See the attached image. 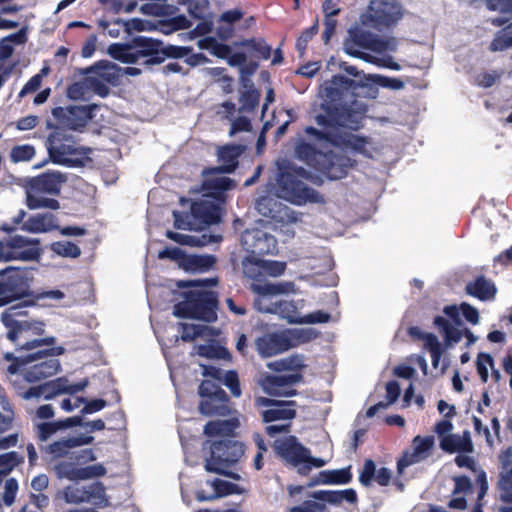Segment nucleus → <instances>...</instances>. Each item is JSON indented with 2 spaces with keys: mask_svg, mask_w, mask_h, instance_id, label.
<instances>
[{
  "mask_svg": "<svg viewBox=\"0 0 512 512\" xmlns=\"http://www.w3.org/2000/svg\"><path fill=\"white\" fill-rule=\"evenodd\" d=\"M366 88L365 83L356 82L340 74L333 75L325 82L323 101L320 105L322 113L315 116L316 124L324 130L308 126L305 133L317 141L334 145L338 129L358 130L367 108L363 102L357 101V96Z\"/></svg>",
  "mask_w": 512,
  "mask_h": 512,
  "instance_id": "1",
  "label": "nucleus"
},
{
  "mask_svg": "<svg viewBox=\"0 0 512 512\" xmlns=\"http://www.w3.org/2000/svg\"><path fill=\"white\" fill-rule=\"evenodd\" d=\"M32 433L42 458L53 465V471L58 478L77 481L106 474V469L101 464L78 467L83 462L95 460L94 452L90 448L74 451L78 447L91 444L94 441L93 436L79 434L53 439L57 432L45 436L42 432V422L35 420L32 423Z\"/></svg>",
  "mask_w": 512,
  "mask_h": 512,
  "instance_id": "2",
  "label": "nucleus"
},
{
  "mask_svg": "<svg viewBox=\"0 0 512 512\" xmlns=\"http://www.w3.org/2000/svg\"><path fill=\"white\" fill-rule=\"evenodd\" d=\"M22 306H11L1 314V321L6 327V337L16 350L31 351L35 348L55 344L53 336L42 337L45 324L41 321L20 319L24 315Z\"/></svg>",
  "mask_w": 512,
  "mask_h": 512,
  "instance_id": "3",
  "label": "nucleus"
},
{
  "mask_svg": "<svg viewBox=\"0 0 512 512\" xmlns=\"http://www.w3.org/2000/svg\"><path fill=\"white\" fill-rule=\"evenodd\" d=\"M313 180V175L305 168L288 162L278 167L275 194L294 205L323 204L325 203L323 195L307 185L308 181L313 182Z\"/></svg>",
  "mask_w": 512,
  "mask_h": 512,
  "instance_id": "4",
  "label": "nucleus"
},
{
  "mask_svg": "<svg viewBox=\"0 0 512 512\" xmlns=\"http://www.w3.org/2000/svg\"><path fill=\"white\" fill-rule=\"evenodd\" d=\"M63 353V347L52 345L25 356H15L7 352L4 359L11 362L7 368L10 374L20 373L25 381L34 383L51 377L60 370V362L56 356Z\"/></svg>",
  "mask_w": 512,
  "mask_h": 512,
  "instance_id": "5",
  "label": "nucleus"
},
{
  "mask_svg": "<svg viewBox=\"0 0 512 512\" xmlns=\"http://www.w3.org/2000/svg\"><path fill=\"white\" fill-rule=\"evenodd\" d=\"M34 268L8 266L0 270V307L22 300L24 306L35 303L31 290L34 280Z\"/></svg>",
  "mask_w": 512,
  "mask_h": 512,
  "instance_id": "6",
  "label": "nucleus"
},
{
  "mask_svg": "<svg viewBox=\"0 0 512 512\" xmlns=\"http://www.w3.org/2000/svg\"><path fill=\"white\" fill-rule=\"evenodd\" d=\"M161 40L146 36H135L128 43H114L109 46L110 56L122 63L134 64L140 59L146 58L144 64L158 65L163 63L159 56Z\"/></svg>",
  "mask_w": 512,
  "mask_h": 512,
  "instance_id": "7",
  "label": "nucleus"
},
{
  "mask_svg": "<svg viewBox=\"0 0 512 512\" xmlns=\"http://www.w3.org/2000/svg\"><path fill=\"white\" fill-rule=\"evenodd\" d=\"M183 300L176 303L173 314L179 318L197 319L208 323L217 320L218 298L213 291L189 290L182 293Z\"/></svg>",
  "mask_w": 512,
  "mask_h": 512,
  "instance_id": "8",
  "label": "nucleus"
},
{
  "mask_svg": "<svg viewBox=\"0 0 512 512\" xmlns=\"http://www.w3.org/2000/svg\"><path fill=\"white\" fill-rule=\"evenodd\" d=\"M245 451L242 442L225 438L210 444V456L206 458L205 470L219 475H229L227 468L238 462Z\"/></svg>",
  "mask_w": 512,
  "mask_h": 512,
  "instance_id": "9",
  "label": "nucleus"
},
{
  "mask_svg": "<svg viewBox=\"0 0 512 512\" xmlns=\"http://www.w3.org/2000/svg\"><path fill=\"white\" fill-rule=\"evenodd\" d=\"M244 276L251 280L250 290L259 296H274L289 293L294 288L293 282H268L264 272L263 259L246 257L242 261Z\"/></svg>",
  "mask_w": 512,
  "mask_h": 512,
  "instance_id": "10",
  "label": "nucleus"
},
{
  "mask_svg": "<svg viewBox=\"0 0 512 512\" xmlns=\"http://www.w3.org/2000/svg\"><path fill=\"white\" fill-rule=\"evenodd\" d=\"M199 412L207 417H226L232 412V402L221 386L211 380H202L198 386Z\"/></svg>",
  "mask_w": 512,
  "mask_h": 512,
  "instance_id": "11",
  "label": "nucleus"
},
{
  "mask_svg": "<svg viewBox=\"0 0 512 512\" xmlns=\"http://www.w3.org/2000/svg\"><path fill=\"white\" fill-rule=\"evenodd\" d=\"M316 501H305L303 504L290 508L289 512H329L325 503L340 505L343 501L355 504L358 496L353 488L345 490H319L311 494Z\"/></svg>",
  "mask_w": 512,
  "mask_h": 512,
  "instance_id": "12",
  "label": "nucleus"
},
{
  "mask_svg": "<svg viewBox=\"0 0 512 512\" xmlns=\"http://www.w3.org/2000/svg\"><path fill=\"white\" fill-rule=\"evenodd\" d=\"M46 146L49 157L55 164L71 166L73 161L69 156L81 154L74 136L58 126L49 134Z\"/></svg>",
  "mask_w": 512,
  "mask_h": 512,
  "instance_id": "13",
  "label": "nucleus"
},
{
  "mask_svg": "<svg viewBox=\"0 0 512 512\" xmlns=\"http://www.w3.org/2000/svg\"><path fill=\"white\" fill-rule=\"evenodd\" d=\"M98 108L96 104L85 106L55 107L52 115L59 124L58 127L68 128L74 131H81L87 123L93 119L94 111Z\"/></svg>",
  "mask_w": 512,
  "mask_h": 512,
  "instance_id": "14",
  "label": "nucleus"
},
{
  "mask_svg": "<svg viewBox=\"0 0 512 512\" xmlns=\"http://www.w3.org/2000/svg\"><path fill=\"white\" fill-rule=\"evenodd\" d=\"M402 16V7L395 1L371 0L369 3L368 18L377 29L395 25Z\"/></svg>",
  "mask_w": 512,
  "mask_h": 512,
  "instance_id": "15",
  "label": "nucleus"
},
{
  "mask_svg": "<svg viewBox=\"0 0 512 512\" xmlns=\"http://www.w3.org/2000/svg\"><path fill=\"white\" fill-rule=\"evenodd\" d=\"M257 407H266L261 411V418L264 423L275 421L290 422L297 415L296 402L293 400H274L267 397H257Z\"/></svg>",
  "mask_w": 512,
  "mask_h": 512,
  "instance_id": "16",
  "label": "nucleus"
},
{
  "mask_svg": "<svg viewBox=\"0 0 512 512\" xmlns=\"http://www.w3.org/2000/svg\"><path fill=\"white\" fill-rule=\"evenodd\" d=\"M64 496L68 503H91L96 507H106L108 505L105 487L100 482L84 486H68L64 491Z\"/></svg>",
  "mask_w": 512,
  "mask_h": 512,
  "instance_id": "17",
  "label": "nucleus"
},
{
  "mask_svg": "<svg viewBox=\"0 0 512 512\" xmlns=\"http://www.w3.org/2000/svg\"><path fill=\"white\" fill-rule=\"evenodd\" d=\"M354 165L355 160L348 156L329 151L320 155V162H318L316 170L330 180H339L344 178Z\"/></svg>",
  "mask_w": 512,
  "mask_h": 512,
  "instance_id": "18",
  "label": "nucleus"
},
{
  "mask_svg": "<svg viewBox=\"0 0 512 512\" xmlns=\"http://www.w3.org/2000/svg\"><path fill=\"white\" fill-rule=\"evenodd\" d=\"M67 181V177L60 171L48 170L27 182V188L35 194H49L57 196L61 192L62 185Z\"/></svg>",
  "mask_w": 512,
  "mask_h": 512,
  "instance_id": "19",
  "label": "nucleus"
},
{
  "mask_svg": "<svg viewBox=\"0 0 512 512\" xmlns=\"http://www.w3.org/2000/svg\"><path fill=\"white\" fill-rule=\"evenodd\" d=\"M303 376L300 372L282 374V375H265L259 381L263 390L272 396H294L296 390L287 388L302 381Z\"/></svg>",
  "mask_w": 512,
  "mask_h": 512,
  "instance_id": "20",
  "label": "nucleus"
},
{
  "mask_svg": "<svg viewBox=\"0 0 512 512\" xmlns=\"http://www.w3.org/2000/svg\"><path fill=\"white\" fill-rule=\"evenodd\" d=\"M244 146L240 144H227L218 149L217 156L219 166L208 167L203 171L204 175L230 174L239 164V157L244 152Z\"/></svg>",
  "mask_w": 512,
  "mask_h": 512,
  "instance_id": "21",
  "label": "nucleus"
},
{
  "mask_svg": "<svg viewBox=\"0 0 512 512\" xmlns=\"http://www.w3.org/2000/svg\"><path fill=\"white\" fill-rule=\"evenodd\" d=\"M274 449L281 459L294 467L301 465L309 453V449L300 444L295 436L276 440Z\"/></svg>",
  "mask_w": 512,
  "mask_h": 512,
  "instance_id": "22",
  "label": "nucleus"
},
{
  "mask_svg": "<svg viewBox=\"0 0 512 512\" xmlns=\"http://www.w3.org/2000/svg\"><path fill=\"white\" fill-rule=\"evenodd\" d=\"M15 421V411L8 398H0V436L13 428ZM19 442V433H12L0 437V450H6L17 446Z\"/></svg>",
  "mask_w": 512,
  "mask_h": 512,
  "instance_id": "23",
  "label": "nucleus"
},
{
  "mask_svg": "<svg viewBox=\"0 0 512 512\" xmlns=\"http://www.w3.org/2000/svg\"><path fill=\"white\" fill-rule=\"evenodd\" d=\"M500 472L498 489L500 498L505 503H512V448L508 447L499 455Z\"/></svg>",
  "mask_w": 512,
  "mask_h": 512,
  "instance_id": "24",
  "label": "nucleus"
},
{
  "mask_svg": "<svg viewBox=\"0 0 512 512\" xmlns=\"http://www.w3.org/2000/svg\"><path fill=\"white\" fill-rule=\"evenodd\" d=\"M255 347L260 356L266 358L287 351L291 341L284 334L267 333L255 340Z\"/></svg>",
  "mask_w": 512,
  "mask_h": 512,
  "instance_id": "25",
  "label": "nucleus"
},
{
  "mask_svg": "<svg viewBox=\"0 0 512 512\" xmlns=\"http://www.w3.org/2000/svg\"><path fill=\"white\" fill-rule=\"evenodd\" d=\"M464 291L471 297L488 302L496 298L498 289L492 279L487 278L484 274H479L466 283Z\"/></svg>",
  "mask_w": 512,
  "mask_h": 512,
  "instance_id": "26",
  "label": "nucleus"
},
{
  "mask_svg": "<svg viewBox=\"0 0 512 512\" xmlns=\"http://www.w3.org/2000/svg\"><path fill=\"white\" fill-rule=\"evenodd\" d=\"M349 33L350 38L344 42L345 52L350 56L364 59L366 55L359 48L373 49L375 38L370 32L360 29L351 30Z\"/></svg>",
  "mask_w": 512,
  "mask_h": 512,
  "instance_id": "27",
  "label": "nucleus"
},
{
  "mask_svg": "<svg viewBox=\"0 0 512 512\" xmlns=\"http://www.w3.org/2000/svg\"><path fill=\"white\" fill-rule=\"evenodd\" d=\"M190 212L195 224L200 227L217 224L221 219L218 206L209 201H194Z\"/></svg>",
  "mask_w": 512,
  "mask_h": 512,
  "instance_id": "28",
  "label": "nucleus"
},
{
  "mask_svg": "<svg viewBox=\"0 0 512 512\" xmlns=\"http://www.w3.org/2000/svg\"><path fill=\"white\" fill-rule=\"evenodd\" d=\"M8 248L13 255L17 256L23 252L31 254L30 258H16V260L33 261L40 257V249L38 247L39 240L30 239L21 235H10L7 239Z\"/></svg>",
  "mask_w": 512,
  "mask_h": 512,
  "instance_id": "29",
  "label": "nucleus"
},
{
  "mask_svg": "<svg viewBox=\"0 0 512 512\" xmlns=\"http://www.w3.org/2000/svg\"><path fill=\"white\" fill-rule=\"evenodd\" d=\"M440 448L447 453H471L474 446L471 440L470 432L464 431L463 435L448 434L440 439Z\"/></svg>",
  "mask_w": 512,
  "mask_h": 512,
  "instance_id": "30",
  "label": "nucleus"
},
{
  "mask_svg": "<svg viewBox=\"0 0 512 512\" xmlns=\"http://www.w3.org/2000/svg\"><path fill=\"white\" fill-rule=\"evenodd\" d=\"M452 480L454 481L453 497L450 499L448 506L452 509L464 510L467 506L465 495L472 491L473 484L466 475L453 476Z\"/></svg>",
  "mask_w": 512,
  "mask_h": 512,
  "instance_id": "31",
  "label": "nucleus"
},
{
  "mask_svg": "<svg viewBox=\"0 0 512 512\" xmlns=\"http://www.w3.org/2000/svg\"><path fill=\"white\" fill-rule=\"evenodd\" d=\"M48 392L45 395V399L49 400L54 398L59 394H76L80 391H83L88 385V379H84L78 383L69 384L66 378H57L55 380L46 382Z\"/></svg>",
  "mask_w": 512,
  "mask_h": 512,
  "instance_id": "32",
  "label": "nucleus"
},
{
  "mask_svg": "<svg viewBox=\"0 0 512 512\" xmlns=\"http://www.w3.org/2000/svg\"><path fill=\"white\" fill-rule=\"evenodd\" d=\"M358 82L365 83L367 85V88L363 90L361 95L357 96V100L361 97H367L370 94V91L373 90L374 85L383 88H389L392 90L403 89L405 85L401 79L377 74H370L368 76H364V78L360 79Z\"/></svg>",
  "mask_w": 512,
  "mask_h": 512,
  "instance_id": "33",
  "label": "nucleus"
},
{
  "mask_svg": "<svg viewBox=\"0 0 512 512\" xmlns=\"http://www.w3.org/2000/svg\"><path fill=\"white\" fill-rule=\"evenodd\" d=\"M352 480L351 467L348 466L342 469L323 470L320 471L315 481L310 483V486L316 484L325 485H344L350 483Z\"/></svg>",
  "mask_w": 512,
  "mask_h": 512,
  "instance_id": "34",
  "label": "nucleus"
},
{
  "mask_svg": "<svg viewBox=\"0 0 512 512\" xmlns=\"http://www.w3.org/2000/svg\"><path fill=\"white\" fill-rule=\"evenodd\" d=\"M240 426L238 418L233 417L226 420L209 421L204 426V434L209 437L225 436L231 437Z\"/></svg>",
  "mask_w": 512,
  "mask_h": 512,
  "instance_id": "35",
  "label": "nucleus"
},
{
  "mask_svg": "<svg viewBox=\"0 0 512 512\" xmlns=\"http://www.w3.org/2000/svg\"><path fill=\"white\" fill-rule=\"evenodd\" d=\"M236 46L246 48L249 54L258 60H268L271 57L272 47L264 38H248L235 43Z\"/></svg>",
  "mask_w": 512,
  "mask_h": 512,
  "instance_id": "36",
  "label": "nucleus"
},
{
  "mask_svg": "<svg viewBox=\"0 0 512 512\" xmlns=\"http://www.w3.org/2000/svg\"><path fill=\"white\" fill-rule=\"evenodd\" d=\"M56 218L50 213L37 214L28 218L22 229L31 233L48 232L56 227Z\"/></svg>",
  "mask_w": 512,
  "mask_h": 512,
  "instance_id": "37",
  "label": "nucleus"
},
{
  "mask_svg": "<svg viewBox=\"0 0 512 512\" xmlns=\"http://www.w3.org/2000/svg\"><path fill=\"white\" fill-rule=\"evenodd\" d=\"M433 325L442 334L447 345L460 342L463 337V329L453 326L445 317L437 315L434 317Z\"/></svg>",
  "mask_w": 512,
  "mask_h": 512,
  "instance_id": "38",
  "label": "nucleus"
},
{
  "mask_svg": "<svg viewBox=\"0 0 512 512\" xmlns=\"http://www.w3.org/2000/svg\"><path fill=\"white\" fill-rule=\"evenodd\" d=\"M84 419L82 415H75L64 419L42 421V432L45 436L51 432H59L72 427H84Z\"/></svg>",
  "mask_w": 512,
  "mask_h": 512,
  "instance_id": "39",
  "label": "nucleus"
},
{
  "mask_svg": "<svg viewBox=\"0 0 512 512\" xmlns=\"http://www.w3.org/2000/svg\"><path fill=\"white\" fill-rule=\"evenodd\" d=\"M323 154L324 152L316 149L314 145L303 140L298 142L295 146V156L315 170L318 162H320V155Z\"/></svg>",
  "mask_w": 512,
  "mask_h": 512,
  "instance_id": "40",
  "label": "nucleus"
},
{
  "mask_svg": "<svg viewBox=\"0 0 512 512\" xmlns=\"http://www.w3.org/2000/svg\"><path fill=\"white\" fill-rule=\"evenodd\" d=\"M277 251L276 238L263 231H257L252 246V252L258 255L274 254Z\"/></svg>",
  "mask_w": 512,
  "mask_h": 512,
  "instance_id": "41",
  "label": "nucleus"
},
{
  "mask_svg": "<svg viewBox=\"0 0 512 512\" xmlns=\"http://www.w3.org/2000/svg\"><path fill=\"white\" fill-rule=\"evenodd\" d=\"M254 304L260 312L279 313L283 318H286L289 323H300L301 318L290 314L296 311V307L291 301L281 300L275 303L272 308L266 309L260 307V300H255Z\"/></svg>",
  "mask_w": 512,
  "mask_h": 512,
  "instance_id": "42",
  "label": "nucleus"
},
{
  "mask_svg": "<svg viewBox=\"0 0 512 512\" xmlns=\"http://www.w3.org/2000/svg\"><path fill=\"white\" fill-rule=\"evenodd\" d=\"M216 263L213 255H187L183 262V269L187 271L204 272L212 268Z\"/></svg>",
  "mask_w": 512,
  "mask_h": 512,
  "instance_id": "43",
  "label": "nucleus"
},
{
  "mask_svg": "<svg viewBox=\"0 0 512 512\" xmlns=\"http://www.w3.org/2000/svg\"><path fill=\"white\" fill-rule=\"evenodd\" d=\"M365 145L366 140L363 137L351 133H341L340 129L337 130L334 146L348 147L361 152L364 150Z\"/></svg>",
  "mask_w": 512,
  "mask_h": 512,
  "instance_id": "44",
  "label": "nucleus"
},
{
  "mask_svg": "<svg viewBox=\"0 0 512 512\" xmlns=\"http://www.w3.org/2000/svg\"><path fill=\"white\" fill-rule=\"evenodd\" d=\"M26 194V205L31 210L39 208H49L52 210H57L60 208L59 201L54 198L41 197L39 196V194L30 192L28 189L26 191Z\"/></svg>",
  "mask_w": 512,
  "mask_h": 512,
  "instance_id": "45",
  "label": "nucleus"
},
{
  "mask_svg": "<svg viewBox=\"0 0 512 512\" xmlns=\"http://www.w3.org/2000/svg\"><path fill=\"white\" fill-rule=\"evenodd\" d=\"M260 101V93L257 89L250 87L243 91L239 97V112L252 113L258 107Z\"/></svg>",
  "mask_w": 512,
  "mask_h": 512,
  "instance_id": "46",
  "label": "nucleus"
},
{
  "mask_svg": "<svg viewBox=\"0 0 512 512\" xmlns=\"http://www.w3.org/2000/svg\"><path fill=\"white\" fill-rule=\"evenodd\" d=\"M512 47V22L498 31L490 44L491 51H503Z\"/></svg>",
  "mask_w": 512,
  "mask_h": 512,
  "instance_id": "47",
  "label": "nucleus"
},
{
  "mask_svg": "<svg viewBox=\"0 0 512 512\" xmlns=\"http://www.w3.org/2000/svg\"><path fill=\"white\" fill-rule=\"evenodd\" d=\"M94 68L98 70V74L102 80L112 85L118 84L119 74L116 64L110 63L108 61H99L95 64Z\"/></svg>",
  "mask_w": 512,
  "mask_h": 512,
  "instance_id": "48",
  "label": "nucleus"
},
{
  "mask_svg": "<svg viewBox=\"0 0 512 512\" xmlns=\"http://www.w3.org/2000/svg\"><path fill=\"white\" fill-rule=\"evenodd\" d=\"M24 463V457L16 451L0 454V474L8 475L15 467Z\"/></svg>",
  "mask_w": 512,
  "mask_h": 512,
  "instance_id": "49",
  "label": "nucleus"
},
{
  "mask_svg": "<svg viewBox=\"0 0 512 512\" xmlns=\"http://www.w3.org/2000/svg\"><path fill=\"white\" fill-rule=\"evenodd\" d=\"M51 249L62 257L77 258L81 255L78 245L70 241H57L52 243Z\"/></svg>",
  "mask_w": 512,
  "mask_h": 512,
  "instance_id": "50",
  "label": "nucleus"
},
{
  "mask_svg": "<svg viewBox=\"0 0 512 512\" xmlns=\"http://www.w3.org/2000/svg\"><path fill=\"white\" fill-rule=\"evenodd\" d=\"M9 156L13 163L30 161L35 156V148L30 144L16 145L10 150Z\"/></svg>",
  "mask_w": 512,
  "mask_h": 512,
  "instance_id": "51",
  "label": "nucleus"
},
{
  "mask_svg": "<svg viewBox=\"0 0 512 512\" xmlns=\"http://www.w3.org/2000/svg\"><path fill=\"white\" fill-rule=\"evenodd\" d=\"M192 47L188 46H176V45H162L160 46L159 56L163 58V62L166 58L180 59L188 56L192 52Z\"/></svg>",
  "mask_w": 512,
  "mask_h": 512,
  "instance_id": "52",
  "label": "nucleus"
},
{
  "mask_svg": "<svg viewBox=\"0 0 512 512\" xmlns=\"http://www.w3.org/2000/svg\"><path fill=\"white\" fill-rule=\"evenodd\" d=\"M204 187L214 194H222L234 187V181L228 177L213 178L206 180Z\"/></svg>",
  "mask_w": 512,
  "mask_h": 512,
  "instance_id": "53",
  "label": "nucleus"
},
{
  "mask_svg": "<svg viewBox=\"0 0 512 512\" xmlns=\"http://www.w3.org/2000/svg\"><path fill=\"white\" fill-rule=\"evenodd\" d=\"M476 483L478 485V495L472 512H483V499L488 491L487 474L484 470H480L478 472L476 477Z\"/></svg>",
  "mask_w": 512,
  "mask_h": 512,
  "instance_id": "54",
  "label": "nucleus"
},
{
  "mask_svg": "<svg viewBox=\"0 0 512 512\" xmlns=\"http://www.w3.org/2000/svg\"><path fill=\"white\" fill-rule=\"evenodd\" d=\"M166 236L168 239L181 245L203 246L207 243L205 236L202 237L203 239H200L196 236L181 234L173 231H167Z\"/></svg>",
  "mask_w": 512,
  "mask_h": 512,
  "instance_id": "55",
  "label": "nucleus"
},
{
  "mask_svg": "<svg viewBox=\"0 0 512 512\" xmlns=\"http://www.w3.org/2000/svg\"><path fill=\"white\" fill-rule=\"evenodd\" d=\"M412 444L413 450L424 460L429 456L433 448L434 438L432 436L421 437L418 435L413 439Z\"/></svg>",
  "mask_w": 512,
  "mask_h": 512,
  "instance_id": "56",
  "label": "nucleus"
},
{
  "mask_svg": "<svg viewBox=\"0 0 512 512\" xmlns=\"http://www.w3.org/2000/svg\"><path fill=\"white\" fill-rule=\"evenodd\" d=\"M221 382H223V384L230 390V393L233 397L239 398L241 396L242 390L237 371H226Z\"/></svg>",
  "mask_w": 512,
  "mask_h": 512,
  "instance_id": "57",
  "label": "nucleus"
},
{
  "mask_svg": "<svg viewBox=\"0 0 512 512\" xmlns=\"http://www.w3.org/2000/svg\"><path fill=\"white\" fill-rule=\"evenodd\" d=\"M253 440L255 442V445L257 447L256 454L253 458V467L259 471L264 467V454L268 451V448L266 446L265 440L259 433L253 434Z\"/></svg>",
  "mask_w": 512,
  "mask_h": 512,
  "instance_id": "58",
  "label": "nucleus"
},
{
  "mask_svg": "<svg viewBox=\"0 0 512 512\" xmlns=\"http://www.w3.org/2000/svg\"><path fill=\"white\" fill-rule=\"evenodd\" d=\"M102 5H109L110 10L113 13H120L124 11L126 13H130L134 11L137 6L136 1L132 0H98Z\"/></svg>",
  "mask_w": 512,
  "mask_h": 512,
  "instance_id": "59",
  "label": "nucleus"
},
{
  "mask_svg": "<svg viewBox=\"0 0 512 512\" xmlns=\"http://www.w3.org/2000/svg\"><path fill=\"white\" fill-rule=\"evenodd\" d=\"M212 485L215 490L216 498L234 494L238 490L237 484L221 479H215Z\"/></svg>",
  "mask_w": 512,
  "mask_h": 512,
  "instance_id": "60",
  "label": "nucleus"
},
{
  "mask_svg": "<svg viewBox=\"0 0 512 512\" xmlns=\"http://www.w3.org/2000/svg\"><path fill=\"white\" fill-rule=\"evenodd\" d=\"M165 26H169V30H165V34H170L174 31L189 29L192 22L185 15H178L165 21Z\"/></svg>",
  "mask_w": 512,
  "mask_h": 512,
  "instance_id": "61",
  "label": "nucleus"
},
{
  "mask_svg": "<svg viewBox=\"0 0 512 512\" xmlns=\"http://www.w3.org/2000/svg\"><path fill=\"white\" fill-rule=\"evenodd\" d=\"M263 266L266 278L279 277L286 270V263L277 260H263Z\"/></svg>",
  "mask_w": 512,
  "mask_h": 512,
  "instance_id": "62",
  "label": "nucleus"
},
{
  "mask_svg": "<svg viewBox=\"0 0 512 512\" xmlns=\"http://www.w3.org/2000/svg\"><path fill=\"white\" fill-rule=\"evenodd\" d=\"M318 25L315 23L314 25L306 28L301 35L298 37L296 41V49L303 54L307 48L309 41L317 34Z\"/></svg>",
  "mask_w": 512,
  "mask_h": 512,
  "instance_id": "63",
  "label": "nucleus"
},
{
  "mask_svg": "<svg viewBox=\"0 0 512 512\" xmlns=\"http://www.w3.org/2000/svg\"><path fill=\"white\" fill-rule=\"evenodd\" d=\"M376 473V465L372 459H367L364 462V466L359 475V482L368 487L371 485L372 479Z\"/></svg>",
  "mask_w": 512,
  "mask_h": 512,
  "instance_id": "64",
  "label": "nucleus"
}]
</instances>
